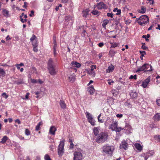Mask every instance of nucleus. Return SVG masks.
<instances>
[{
  "label": "nucleus",
  "mask_w": 160,
  "mask_h": 160,
  "mask_svg": "<svg viewBox=\"0 0 160 160\" xmlns=\"http://www.w3.org/2000/svg\"><path fill=\"white\" fill-rule=\"evenodd\" d=\"M128 144L127 143L125 142H122L120 144V148H122L125 150H126L127 148Z\"/></svg>",
  "instance_id": "17"
},
{
  "label": "nucleus",
  "mask_w": 160,
  "mask_h": 160,
  "mask_svg": "<svg viewBox=\"0 0 160 160\" xmlns=\"http://www.w3.org/2000/svg\"><path fill=\"white\" fill-rule=\"evenodd\" d=\"M157 103L158 105L160 106V98L157 100Z\"/></svg>",
  "instance_id": "64"
},
{
  "label": "nucleus",
  "mask_w": 160,
  "mask_h": 160,
  "mask_svg": "<svg viewBox=\"0 0 160 160\" xmlns=\"http://www.w3.org/2000/svg\"><path fill=\"white\" fill-rule=\"evenodd\" d=\"M59 103L60 106L62 108L64 109L66 108V104L64 101L61 100L60 101Z\"/></svg>",
  "instance_id": "23"
},
{
  "label": "nucleus",
  "mask_w": 160,
  "mask_h": 160,
  "mask_svg": "<svg viewBox=\"0 0 160 160\" xmlns=\"http://www.w3.org/2000/svg\"><path fill=\"white\" fill-rule=\"evenodd\" d=\"M92 13L94 15H97V16H99L100 14H99V12L97 10H93L92 12Z\"/></svg>",
  "instance_id": "35"
},
{
  "label": "nucleus",
  "mask_w": 160,
  "mask_h": 160,
  "mask_svg": "<svg viewBox=\"0 0 160 160\" xmlns=\"http://www.w3.org/2000/svg\"><path fill=\"white\" fill-rule=\"evenodd\" d=\"M36 38V37L35 35L33 34L32 37L30 38V41L31 42H32Z\"/></svg>",
  "instance_id": "45"
},
{
  "label": "nucleus",
  "mask_w": 160,
  "mask_h": 160,
  "mask_svg": "<svg viewBox=\"0 0 160 160\" xmlns=\"http://www.w3.org/2000/svg\"><path fill=\"white\" fill-rule=\"evenodd\" d=\"M150 78L149 77H148L146 79H145V80L142 82L141 86L143 88H145L147 87L148 84L150 82Z\"/></svg>",
  "instance_id": "10"
},
{
  "label": "nucleus",
  "mask_w": 160,
  "mask_h": 160,
  "mask_svg": "<svg viewBox=\"0 0 160 160\" xmlns=\"http://www.w3.org/2000/svg\"><path fill=\"white\" fill-rule=\"evenodd\" d=\"M102 152L105 153L106 154L111 156L112 155L114 148L113 146H109L108 144H106L103 146L102 148Z\"/></svg>",
  "instance_id": "3"
},
{
  "label": "nucleus",
  "mask_w": 160,
  "mask_h": 160,
  "mask_svg": "<svg viewBox=\"0 0 160 160\" xmlns=\"http://www.w3.org/2000/svg\"><path fill=\"white\" fill-rule=\"evenodd\" d=\"M3 13L4 16L6 17L9 16V12L6 9H4L3 10Z\"/></svg>",
  "instance_id": "25"
},
{
  "label": "nucleus",
  "mask_w": 160,
  "mask_h": 160,
  "mask_svg": "<svg viewBox=\"0 0 160 160\" xmlns=\"http://www.w3.org/2000/svg\"><path fill=\"white\" fill-rule=\"evenodd\" d=\"M139 52L141 54V56H142V57H143L146 54V52L145 51H140Z\"/></svg>",
  "instance_id": "42"
},
{
  "label": "nucleus",
  "mask_w": 160,
  "mask_h": 160,
  "mask_svg": "<svg viewBox=\"0 0 160 160\" xmlns=\"http://www.w3.org/2000/svg\"><path fill=\"white\" fill-rule=\"evenodd\" d=\"M2 96L4 97L5 98H7L8 97V95H7L5 92H3L2 94Z\"/></svg>",
  "instance_id": "48"
},
{
  "label": "nucleus",
  "mask_w": 160,
  "mask_h": 160,
  "mask_svg": "<svg viewBox=\"0 0 160 160\" xmlns=\"http://www.w3.org/2000/svg\"><path fill=\"white\" fill-rule=\"evenodd\" d=\"M154 138L156 139H158L160 141V135H155L154 136Z\"/></svg>",
  "instance_id": "59"
},
{
  "label": "nucleus",
  "mask_w": 160,
  "mask_h": 160,
  "mask_svg": "<svg viewBox=\"0 0 160 160\" xmlns=\"http://www.w3.org/2000/svg\"><path fill=\"white\" fill-rule=\"evenodd\" d=\"M48 69L51 75H54L56 74V65L52 58L49 59L48 62Z\"/></svg>",
  "instance_id": "2"
},
{
  "label": "nucleus",
  "mask_w": 160,
  "mask_h": 160,
  "mask_svg": "<svg viewBox=\"0 0 160 160\" xmlns=\"http://www.w3.org/2000/svg\"><path fill=\"white\" fill-rule=\"evenodd\" d=\"M15 83L18 85L20 84H23L24 83V82L23 80L21 79H19L18 80L16 81L15 82Z\"/></svg>",
  "instance_id": "29"
},
{
  "label": "nucleus",
  "mask_w": 160,
  "mask_h": 160,
  "mask_svg": "<svg viewBox=\"0 0 160 160\" xmlns=\"http://www.w3.org/2000/svg\"><path fill=\"white\" fill-rule=\"evenodd\" d=\"M108 137V134L107 132H101L96 137V141L98 143L104 142L107 141Z\"/></svg>",
  "instance_id": "1"
},
{
  "label": "nucleus",
  "mask_w": 160,
  "mask_h": 160,
  "mask_svg": "<svg viewBox=\"0 0 160 160\" xmlns=\"http://www.w3.org/2000/svg\"><path fill=\"white\" fill-rule=\"evenodd\" d=\"M122 116H123V115L122 114H118L116 115V116L118 118H121L122 117Z\"/></svg>",
  "instance_id": "63"
},
{
  "label": "nucleus",
  "mask_w": 160,
  "mask_h": 160,
  "mask_svg": "<svg viewBox=\"0 0 160 160\" xmlns=\"http://www.w3.org/2000/svg\"><path fill=\"white\" fill-rule=\"evenodd\" d=\"M142 155V156H145V157H147L148 158L150 157V156L148 155V154H147V153H143Z\"/></svg>",
  "instance_id": "60"
},
{
  "label": "nucleus",
  "mask_w": 160,
  "mask_h": 160,
  "mask_svg": "<svg viewBox=\"0 0 160 160\" xmlns=\"http://www.w3.org/2000/svg\"><path fill=\"white\" fill-rule=\"evenodd\" d=\"M118 126V123L117 122H114V123L111 124L109 126V129H111L112 131H114L116 128Z\"/></svg>",
  "instance_id": "11"
},
{
  "label": "nucleus",
  "mask_w": 160,
  "mask_h": 160,
  "mask_svg": "<svg viewBox=\"0 0 160 160\" xmlns=\"http://www.w3.org/2000/svg\"><path fill=\"white\" fill-rule=\"evenodd\" d=\"M53 54L54 57H55L56 55L57 54V45L56 42V37L55 36H53Z\"/></svg>",
  "instance_id": "8"
},
{
  "label": "nucleus",
  "mask_w": 160,
  "mask_h": 160,
  "mask_svg": "<svg viewBox=\"0 0 160 160\" xmlns=\"http://www.w3.org/2000/svg\"><path fill=\"white\" fill-rule=\"evenodd\" d=\"M142 38H144L145 39V40L146 41L148 42L149 41V39L146 37V36L143 35L142 36Z\"/></svg>",
  "instance_id": "62"
},
{
  "label": "nucleus",
  "mask_w": 160,
  "mask_h": 160,
  "mask_svg": "<svg viewBox=\"0 0 160 160\" xmlns=\"http://www.w3.org/2000/svg\"><path fill=\"white\" fill-rule=\"evenodd\" d=\"M44 159L45 160H51L50 159V156L48 154H46L44 156Z\"/></svg>",
  "instance_id": "41"
},
{
  "label": "nucleus",
  "mask_w": 160,
  "mask_h": 160,
  "mask_svg": "<svg viewBox=\"0 0 160 160\" xmlns=\"http://www.w3.org/2000/svg\"><path fill=\"white\" fill-rule=\"evenodd\" d=\"M85 114L86 117L88 119V120L90 119H92L93 118L92 115L91 114H90L89 112H87L85 113Z\"/></svg>",
  "instance_id": "26"
},
{
  "label": "nucleus",
  "mask_w": 160,
  "mask_h": 160,
  "mask_svg": "<svg viewBox=\"0 0 160 160\" xmlns=\"http://www.w3.org/2000/svg\"><path fill=\"white\" fill-rule=\"evenodd\" d=\"M31 82L32 83H36L38 82V81L37 80L34 79H31Z\"/></svg>",
  "instance_id": "55"
},
{
  "label": "nucleus",
  "mask_w": 160,
  "mask_h": 160,
  "mask_svg": "<svg viewBox=\"0 0 160 160\" xmlns=\"http://www.w3.org/2000/svg\"><path fill=\"white\" fill-rule=\"evenodd\" d=\"M28 7V3H27L25 2L24 3V5L22 7L24 8H26Z\"/></svg>",
  "instance_id": "58"
},
{
  "label": "nucleus",
  "mask_w": 160,
  "mask_h": 160,
  "mask_svg": "<svg viewBox=\"0 0 160 160\" xmlns=\"http://www.w3.org/2000/svg\"><path fill=\"white\" fill-rule=\"evenodd\" d=\"M135 148L138 151H141L142 150V148L141 145L138 143H136L135 144Z\"/></svg>",
  "instance_id": "22"
},
{
  "label": "nucleus",
  "mask_w": 160,
  "mask_h": 160,
  "mask_svg": "<svg viewBox=\"0 0 160 160\" xmlns=\"http://www.w3.org/2000/svg\"><path fill=\"white\" fill-rule=\"evenodd\" d=\"M64 142L62 141H60L58 148V155L60 157H62L64 153Z\"/></svg>",
  "instance_id": "4"
},
{
  "label": "nucleus",
  "mask_w": 160,
  "mask_h": 160,
  "mask_svg": "<svg viewBox=\"0 0 160 160\" xmlns=\"http://www.w3.org/2000/svg\"><path fill=\"white\" fill-rule=\"evenodd\" d=\"M20 21L24 23L27 21V19H25L24 20L23 18H21V19H20Z\"/></svg>",
  "instance_id": "61"
},
{
  "label": "nucleus",
  "mask_w": 160,
  "mask_h": 160,
  "mask_svg": "<svg viewBox=\"0 0 160 160\" xmlns=\"http://www.w3.org/2000/svg\"><path fill=\"white\" fill-rule=\"evenodd\" d=\"M114 66L112 64H111L108 67V69L106 70V72L109 73L112 72L114 70Z\"/></svg>",
  "instance_id": "13"
},
{
  "label": "nucleus",
  "mask_w": 160,
  "mask_h": 160,
  "mask_svg": "<svg viewBox=\"0 0 160 160\" xmlns=\"http://www.w3.org/2000/svg\"><path fill=\"white\" fill-rule=\"evenodd\" d=\"M25 134L27 135L28 136L29 135H30V131L27 129H26L25 130Z\"/></svg>",
  "instance_id": "46"
},
{
  "label": "nucleus",
  "mask_w": 160,
  "mask_h": 160,
  "mask_svg": "<svg viewBox=\"0 0 160 160\" xmlns=\"http://www.w3.org/2000/svg\"><path fill=\"white\" fill-rule=\"evenodd\" d=\"M65 24H68L69 23L72 25L73 22L72 17L68 14L66 15L65 18Z\"/></svg>",
  "instance_id": "7"
},
{
  "label": "nucleus",
  "mask_w": 160,
  "mask_h": 160,
  "mask_svg": "<svg viewBox=\"0 0 160 160\" xmlns=\"http://www.w3.org/2000/svg\"><path fill=\"white\" fill-rule=\"evenodd\" d=\"M68 79L70 82H73L75 80V77L74 76L70 75V76H69Z\"/></svg>",
  "instance_id": "28"
},
{
  "label": "nucleus",
  "mask_w": 160,
  "mask_h": 160,
  "mask_svg": "<svg viewBox=\"0 0 160 160\" xmlns=\"http://www.w3.org/2000/svg\"><path fill=\"white\" fill-rule=\"evenodd\" d=\"M150 128H151L152 129L153 128H155L156 127V126L155 124L154 123H152L150 125Z\"/></svg>",
  "instance_id": "50"
},
{
  "label": "nucleus",
  "mask_w": 160,
  "mask_h": 160,
  "mask_svg": "<svg viewBox=\"0 0 160 160\" xmlns=\"http://www.w3.org/2000/svg\"><path fill=\"white\" fill-rule=\"evenodd\" d=\"M153 119L156 121H158L160 120V113H156L153 117Z\"/></svg>",
  "instance_id": "16"
},
{
  "label": "nucleus",
  "mask_w": 160,
  "mask_h": 160,
  "mask_svg": "<svg viewBox=\"0 0 160 160\" xmlns=\"http://www.w3.org/2000/svg\"><path fill=\"white\" fill-rule=\"evenodd\" d=\"M101 115V114H100V115L98 116V121L99 122L102 123L103 122V121L102 119H100V117Z\"/></svg>",
  "instance_id": "47"
},
{
  "label": "nucleus",
  "mask_w": 160,
  "mask_h": 160,
  "mask_svg": "<svg viewBox=\"0 0 160 160\" xmlns=\"http://www.w3.org/2000/svg\"><path fill=\"white\" fill-rule=\"evenodd\" d=\"M34 16V11L33 10H32L31 11L30 13L29 14V16L30 17H32Z\"/></svg>",
  "instance_id": "52"
},
{
  "label": "nucleus",
  "mask_w": 160,
  "mask_h": 160,
  "mask_svg": "<svg viewBox=\"0 0 160 160\" xmlns=\"http://www.w3.org/2000/svg\"><path fill=\"white\" fill-rule=\"evenodd\" d=\"M69 142L70 143L69 148L72 149L73 148L74 144L73 143L71 139H69Z\"/></svg>",
  "instance_id": "37"
},
{
  "label": "nucleus",
  "mask_w": 160,
  "mask_h": 160,
  "mask_svg": "<svg viewBox=\"0 0 160 160\" xmlns=\"http://www.w3.org/2000/svg\"><path fill=\"white\" fill-rule=\"evenodd\" d=\"M123 128H122L121 127H117L115 129H114V131H116V132H119L122 130H123Z\"/></svg>",
  "instance_id": "36"
},
{
  "label": "nucleus",
  "mask_w": 160,
  "mask_h": 160,
  "mask_svg": "<svg viewBox=\"0 0 160 160\" xmlns=\"http://www.w3.org/2000/svg\"><path fill=\"white\" fill-rule=\"evenodd\" d=\"M117 53V51L113 49H111L108 53V55L112 58H113L115 54Z\"/></svg>",
  "instance_id": "20"
},
{
  "label": "nucleus",
  "mask_w": 160,
  "mask_h": 160,
  "mask_svg": "<svg viewBox=\"0 0 160 160\" xmlns=\"http://www.w3.org/2000/svg\"><path fill=\"white\" fill-rule=\"evenodd\" d=\"M87 90L91 95L93 94L95 91L94 88L92 85H91L88 88Z\"/></svg>",
  "instance_id": "15"
},
{
  "label": "nucleus",
  "mask_w": 160,
  "mask_h": 160,
  "mask_svg": "<svg viewBox=\"0 0 160 160\" xmlns=\"http://www.w3.org/2000/svg\"><path fill=\"white\" fill-rule=\"evenodd\" d=\"M6 74V72L3 69L0 68V77H4Z\"/></svg>",
  "instance_id": "24"
},
{
  "label": "nucleus",
  "mask_w": 160,
  "mask_h": 160,
  "mask_svg": "<svg viewBox=\"0 0 160 160\" xmlns=\"http://www.w3.org/2000/svg\"><path fill=\"white\" fill-rule=\"evenodd\" d=\"M118 46V44L116 43H114L113 44L112 43L111 47L112 48H115Z\"/></svg>",
  "instance_id": "56"
},
{
  "label": "nucleus",
  "mask_w": 160,
  "mask_h": 160,
  "mask_svg": "<svg viewBox=\"0 0 160 160\" xmlns=\"http://www.w3.org/2000/svg\"><path fill=\"white\" fill-rule=\"evenodd\" d=\"M88 122L93 126L95 125V121L94 119L92 118V119H90L88 120Z\"/></svg>",
  "instance_id": "32"
},
{
  "label": "nucleus",
  "mask_w": 160,
  "mask_h": 160,
  "mask_svg": "<svg viewBox=\"0 0 160 160\" xmlns=\"http://www.w3.org/2000/svg\"><path fill=\"white\" fill-rule=\"evenodd\" d=\"M107 16L109 17L112 18H113V13H110L108 12L107 14Z\"/></svg>",
  "instance_id": "49"
},
{
  "label": "nucleus",
  "mask_w": 160,
  "mask_h": 160,
  "mask_svg": "<svg viewBox=\"0 0 160 160\" xmlns=\"http://www.w3.org/2000/svg\"><path fill=\"white\" fill-rule=\"evenodd\" d=\"M79 29H82V34H83V36H84L85 34V33H86V31L84 28V27L83 26H81L79 27Z\"/></svg>",
  "instance_id": "34"
},
{
  "label": "nucleus",
  "mask_w": 160,
  "mask_h": 160,
  "mask_svg": "<svg viewBox=\"0 0 160 160\" xmlns=\"http://www.w3.org/2000/svg\"><path fill=\"white\" fill-rule=\"evenodd\" d=\"M82 155L81 152L76 151L74 153L73 160H82Z\"/></svg>",
  "instance_id": "6"
},
{
  "label": "nucleus",
  "mask_w": 160,
  "mask_h": 160,
  "mask_svg": "<svg viewBox=\"0 0 160 160\" xmlns=\"http://www.w3.org/2000/svg\"><path fill=\"white\" fill-rule=\"evenodd\" d=\"M99 129L100 127H95L93 129V133L96 137H97V135L99 134Z\"/></svg>",
  "instance_id": "19"
},
{
  "label": "nucleus",
  "mask_w": 160,
  "mask_h": 160,
  "mask_svg": "<svg viewBox=\"0 0 160 160\" xmlns=\"http://www.w3.org/2000/svg\"><path fill=\"white\" fill-rule=\"evenodd\" d=\"M8 139V138L7 136H4L2 139V141L0 142L2 143H4L6 142Z\"/></svg>",
  "instance_id": "30"
},
{
  "label": "nucleus",
  "mask_w": 160,
  "mask_h": 160,
  "mask_svg": "<svg viewBox=\"0 0 160 160\" xmlns=\"http://www.w3.org/2000/svg\"><path fill=\"white\" fill-rule=\"evenodd\" d=\"M141 10L140 11H139V12L143 14L145 12L146 8L145 7H144L143 6H142L141 7Z\"/></svg>",
  "instance_id": "33"
},
{
  "label": "nucleus",
  "mask_w": 160,
  "mask_h": 160,
  "mask_svg": "<svg viewBox=\"0 0 160 160\" xmlns=\"http://www.w3.org/2000/svg\"><path fill=\"white\" fill-rule=\"evenodd\" d=\"M131 95H132V97L133 98H135L136 97H137L138 94L137 93L135 92L134 93H132L131 94Z\"/></svg>",
  "instance_id": "43"
},
{
  "label": "nucleus",
  "mask_w": 160,
  "mask_h": 160,
  "mask_svg": "<svg viewBox=\"0 0 160 160\" xmlns=\"http://www.w3.org/2000/svg\"><path fill=\"white\" fill-rule=\"evenodd\" d=\"M145 64H144L142 66L139 67L136 72H138L140 71H144V72H145Z\"/></svg>",
  "instance_id": "18"
},
{
  "label": "nucleus",
  "mask_w": 160,
  "mask_h": 160,
  "mask_svg": "<svg viewBox=\"0 0 160 160\" xmlns=\"http://www.w3.org/2000/svg\"><path fill=\"white\" fill-rule=\"evenodd\" d=\"M32 45L33 47H37L38 46V43H37V42H32Z\"/></svg>",
  "instance_id": "53"
},
{
  "label": "nucleus",
  "mask_w": 160,
  "mask_h": 160,
  "mask_svg": "<svg viewBox=\"0 0 160 160\" xmlns=\"http://www.w3.org/2000/svg\"><path fill=\"white\" fill-rule=\"evenodd\" d=\"M145 72L147 71H151L152 70V67L151 65H150L148 64H145Z\"/></svg>",
  "instance_id": "14"
},
{
  "label": "nucleus",
  "mask_w": 160,
  "mask_h": 160,
  "mask_svg": "<svg viewBox=\"0 0 160 160\" xmlns=\"http://www.w3.org/2000/svg\"><path fill=\"white\" fill-rule=\"evenodd\" d=\"M71 64L72 66L76 67L77 68H79L81 66V64L76 61L72 62Z\"/></svg>",
  "instance_id": "21"
},
{
  "label": "nucleus",
  "mask_w": 160,
  "mask_h": 160,
  "mask_svg": "<svg viewBox=\"0 0 160 160\" xmlns=\"http://www.w3.org/2000/svg\"><path fill=\"white\" fill-rule=\"evenodd\" d=\"M82 14L83 17H86L88 14V13L87 12H85L84 11H83L82 12Z\"/></svg>",
  "instance_id": "44"
},
{
  "label": "nucleus",
  "mask_w": 160,
  "mask_h": 160,
  "mask_svg": "<svg viewBox=\"0 0 160 160\" xmlns=\"http://www.w3.org/2000/svg\"><path fill=\"white\" fill-rule=\"evenodd\" d=\"M117 13H116V15H119L121 13V10L120 9H118L117 10Z\"/></svg>",
  "instance_id": "54"
},
{
  "label": "nucleus",
  "mask_w": 160,
  "mask_h": 160,
  "mask_svg": "<svg viewBox=\"0 0 160 160\" xmlns=\"http://www.w3.org/2000/svg\"><path fill=\"white\" fill-rule=\"evenodd\" d=\"M142 48L143 49L147 50L148 49V48L145 46V43H142Z\"/></svg>",
  "instance_id": "39"
},
{
  "label": "nucleus",
  "mask_w": 160,
  "mask_h": 160,
  "mask_svg": "<svg viewBox=\"0 0 160 160\" xmlns=\"http://www.w3.org/2000/svg\"><path fill=\"white\" fill-rule=\"evenodd\" d=\"M154 152L153 150L149 151V152H147V154H150V156H152L154 154Z\"/></svg>",
  "instance_id": "40"
},
{
  "label": "nucleus",
  "mask_w": 160,
  "mask_h": 160,
  "mask_svg": "<svg viewBox=\"0 0 160 160\" xmlns=\"http://www.w3.org/2000/svg\"><path fill=\"white\" fill-rule=\"evenodd\" d=\"M42 122H39L36 127L35 130L36 131H38L40 129V126L41 125H42Z\"/></svg>",
  "instance_id": "31"
},
{
  "label": "nucleus",
  "mask_w": 160,
  "mask_h": 160,
  "mask_svg": "<svg viewBox=\"0 0 160 160\" xmlns=\"http://www.w3.org/2000/svg\"><path fill=\"white\" fill-rule=\"evenodd\" d=\"M109 22V20L107 19L104 20L102 22V26L103 28H105L106 25Z\"/></svg>",
  "instance_id": "27"
},
{
  "label": "nucleus",
  "mask_w": 160,
  "mask_h": 160,
  "mask_svg": "<svg viewBox=\"0 0 160 160\" xmlns=\"http://www.w3.org/2000/svg\"><path fill=\"white\" fill-rule=\"evenodd\" d=\"M129 78L130 79H133L135 80H136L137 79V76L136 75H135L134 76L131 75L129 77Z\"/></svg>",
  "instance_id": "38"
},
{
  "label": "nucleus",
  "mask_w": 160,
  "mask_h": 160,
  "mask_svg": "<svg viewBox=\"0 0 160 160\" xmlns=\"http://www.w3.org/2000/svg\"><path fill=\"white\" fill-rule=\"evenodd\" d=\"M96 65H91V69L92 71H93L94 69H96Z\"/></svg>",
  "instance_id": "51"
},
{
  "label": "nucleus",
  "mask_w": 160,
  "mask_h": 160,
  "mask_svg": "<svg viewBox=\"0 0 160 160\" xmlns=\"http://www.w3.org/2000/svg\"><path fill=\"white\" fill-rule=\"evenodd\" d=\"M57 130V129L54 126H51L50 128L49 133L52 135H54L55 134V132Z\"/></svg>",
  "instance_id": "12"
},
{
  "label": "nucleus",
  "mask_w": 160,
  "mask_h": 160,
  "mask_svg": "<svg viewBox=\"0 0 160 160\" xmlns=\"http://www.w3.org/2000/svg\"><path fill=\"white\" fill-rule=\"evenodd\" d=\"M97 7L98 9H107L108 8V6L103 2L98 3Z\"/></svg>",
  "instance_id": "9"
},
{
  "label": "nucleus",
  "mask_w": 160,
  "mask_h": 160,
  "mask_svg": "<svg viewBox=\"0 0 160 160\" xmlns=\"http://www.w3.org/2000/svg\"><path fill=\"white\" fill-rule=\"evenodd\" d=\"M139 19H140V21H138V23L142 26H144L149 22V18L147 15H142L139 18Z\"/></svg>",
  "instance_id": "5"
},
{
  "label": "nucleus",
  "mask_w": 160,
  "mask_h": 160,
  "mask_svg": "<svg viewBox=\"0 0 160 160\" xmlns=\"http://www.w3.org/2000/svg\"><path fill=\"white\" fill-rule=\"evenodd\" d=\"M104 45V43L103 42H101L98 44V46L100 48H102Z\"/></svg>",
  "instance_id": "57"
}]
</instances>
